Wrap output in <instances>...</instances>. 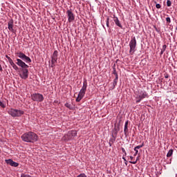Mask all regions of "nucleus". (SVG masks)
<instances>
[{
	"label": "nucleus",
	"instance_id": "obj_1",
	"mask_svg": "<svg viewBox=\"0 0 177 177\" xmlns=\"http://www.w3.org/2000/svg\"><path fill=\"white\" fill-rule=\"evenodd\" d=\"M21 139L24 142L27 143H31L32 142H37L38 140V136L32 131L25 133L21 136Z\"/></svg>",
	"mask_w": 177,
	"mask_h": 177
},
{
	"label": "nucleus",
	"instance_id": "obj_2",
	"mask_svg": "<svg viewBox=\"0 0 177 177\" xmlns=\"http://www.w3.org/2000/svg\"><path fill=\"white\" fill-rule=\"evenodd\" d=\"M77 131L76 130H71L69 131L66 134H65L62 137V140L64 142H68V140H73L75 136H77Z\"/></svg>",
	"mask_w": 177,
	"mask_h": 177
},
{
	"label": "nucleus",
	"instance_id": "obj_3",
	"mask_svg": "<svg viewBox=\"0 0 177 177\" xmlns=\"http://www.w3.org/2000/svg\"><path fill=\"white\" fill-rule=\"evenodd\" d=\"M8 114H10L11 117H21L24 114V111L11 109L8 111Z\"/></svg>",
	"mask_w": 177,
	"mask_h": 177
},
{
	"label": "nucleus",
	"instance_id": "obj_4",
	"mask_svg": "<svg viewBox=\"0 0 177 177\" xmlns=\"http://www.w3.org/2000/svg\"><path fill=\"white\" fill-rule=\"evenodd\" d=\"M145 97H149V94L147 92L145 91H138V94H136V103H140L143 99H145Z\"/></svg>",
	"mask_w": 177,
	"mask_h": 177
},
{
	"label": "nucleus",
	"instance_id": "obj_5",
	"mask_svg": "<svg viewBox=\"0 0 177 177\" xmlns=\"http://www.w3.org/2000/svg\"><path fill=\"white\" fill-rule=\"evenodd\" d=\"M129 45L130 48L129 53L133 55L136 52V38L135 37L131 38Z\"/></svg>",
	"mask_w": 177,
	"mask_h": 177
},
{
	"label": "nucleus",
	"instance_id": "obj_6",
	"mask_svg": "<svg viewBox=\"0 0 177 177\" xmlns=\"http://www.w3.org/2000/svg\"><path fill=\"white\" fill-rule=\"evenodd\" d=\"M17 56L21 59V60H24V62H26V63H31V59L21 52L17 53Z\"/></svg>",
	"mask_w": 177,
	"mask_h": 177
},
{
	"label": "nucleus",
	"instance_id": "obj_7",
	"mask_svg": "<svg viewBox=\"0 0 177 177\" xmlns=\"http://www.w3.org/2000/svg\"><path fill=\"white\" fill-rule=\"evenodd\" d=\"M66 15H67L68 23H73V21L75 20V15H74V13L71 10H68L66 11Z\"/></svg>",
	"mask_w": 177,
	"mask_h": 177
},
{
	"label": "nucleus",
	"instance_id": "obj_8",
	"mask_svg": "<svg viewBox=\"0 0 177 177\" xmlns=\"http://www.w3.org/2000/svg\"><path fill=\"white\" fill-rule=\"evenodd\" d=\"M57 50H55L51 59V67H55L56 63H57Z\"/></svg>",
	"mask_w": 177,
	"mask_h": 177
},
{
	"label": "nucleus",
	"instance_id": "obj_9",
	"mask_svg": "<svg viewBox=\"0 0 177 177\" xmlns=\"http://www.w3.org/2000/svg\"><path fill=\"white\" fill-rule=\"evenodd\" d=\"M32 99L35 102H42V100H44V95L39 93H35L32 95Z\"/></svg>",
	"mask_w": 177,
	"mask_h": 177
},
{
	"label": "nucleus",
	"instance_id": "obj_10",
	"mask_svg": "<svg viewBox=\"0 0 177 177\" xmlns=\"http://www.w3.org/2000/svg\"><path fill=\"white\" fill-rule=\"evenodd\" d=\"M21 71L22 73L19 75V77H21L22 80H27V78H28V69L24 68Z\"/></svg>",
	"mask_w": 177,
	"mask_h": 177
},
{
	"label": "nucleus",
	"instance_id": "obj_11",
	"mask_svg": "<svg viewBox=\"0 0 177 177\" xmlns=\"http://www.w3.org/2000/svg\"><path fill=\"white\" fill-rule=\"evenodd\" d=\"M16 64L21 68H28V65L26 64V62H23V60L20 59H17Z\"/></svg>",
	"mask_w": 177,
	"mask_h": 177
},
{
	"label": "nucleus",
	"instance_id": "obj_12",
	"mask_svg": "<svg viewBox=\"0 0 177 177\" xmlns=\"http://www.w3.org/2000/svg\"><path fill=\"white\" fill-rule=\"evenodd\" d=\"M85 93H86V91L80 90L77 97L76 98V102H81V100H82V99L84 98V96H85Z\"/></svg>",
	"mask_w": 177,
	"mask_h": 177
},
{
	"label": "nucleus",
	"instance_id": "obj_13",
	"mask_svg": "<svg viewBox=\"0 0 177 177\" xmlns=\"http://www.w3.org/2000/svg\"><path fill=\"white\" fill-rule=\"evenodd\" d=\"M6 162L8 164V165H11V167H19V163L13 161L12 159L6 160Z\"/></svg>",
	"mask_w": 177,
	"mask_h": 177
},
{
	"label": "nucleus",
	"instance_id": "obj_14",
	"mask_svg": "<svg viewBox=\"0 0 177 177\" xmlns=\"http://www.w3.org/2000/svg\"><path fill=\"white\" fill-rule=\"evenodd\" d=\"M7 58L8 59V62L10 66H12V68H14V70H16V71H17V70H19V67L17 66V65H16V64L13 62V60L10 57H7Z\"/></svg>",
	"mask_w": 177,
	"mask_h": 177
},
{
	"label": "nucleus",
	"instance_id": "obj_15",
	"mask_svg": "<svg viewBox=\"0 0 177 177\" xmlns=\"http://www.w3.org/2000/svg\"><path fill=\"white\" fill-rule=\"evenodd\" d=\"M13 26H14V24H13V20L11 19L8 21V30L11 32H16V30L15 29H13Z\"/></svg>",
	"mask_w": 177,
	"mask_h": 177
},
{
	"label": "nucleus",
	"instance_id": "obj_16",
	"mask_svg": "<svg viewBox=\"0 0 177 177\" xmlns=\"http://www.w3.org/2000/svg\"><path fill=\"white\" fill-rule=\"evenodd\" d=\"M113 21L118 26V27L122 28V24H121V21H120V19H118V17H115V15H113Z\"/></svg>",
	"mask_w": 177,
	"mask_h": 177
},
{
	"label": "nucleus",
	"instance_id": "obj_17",
	"mask_svg": "<svg viewBox=\"0 0 177 177\" xmlns=\"http://www.w3.org/2000/svg\"><path fill=\"white\" fill-rule=\"evenodd\" d=\"M143 146H145V142H142L141 145H138L135 147L134 151H136V153H134V156H138V154L139 153V149H142Z\"/></svg>",
	"mask_w": 177,
	"mask_h": 177
},
{
	"label": "nucleus",
	"instance_id": "obj_18",
	"mask_svg": "<svg viewBox=\"0 0 177 177\" xmlns=\"http://www.w3.org/2000/svg\"><path fill=\"white\" fill-rule=\"evenodd\" d=\"M128 124H129V122L127 121L125 122L124 124V133L125 135V136H128V132H129V129H128Z\"/></svg>",
	"mask_w": 177,
	"mask_h": 177
},
{
	"label": "nucleus",
	"instance_id": "obj_19",
	"mask_svg": "<svg viewBox=\"0 0 177 177\" xmlns=\"http://www.w3.org/2000/svg\"><path fill=\"white\" fill-rule=\"evenodd\" d=\"M88 88V82H86V80H84L83 82V86H82L80 91H84V92H86V88Z\"/></svg>",
	"mask_w": 177,
	"mask_h": 177
},
{
	"label": "nucleus",
	"instance_id": "obj_20",
	"mask_svg": "<svg viewBox=\"0 0 177 177\" xmlns=\"http://www.w3.org/2000/svg\"><path fill=\"white\" fill-rule=\"evenodd\" d=\"M172 154H174V150L170 149L167 154V157H171Z\"/></svg>",
	"mask_w": 177,
	"mask_h": 177
},
{
	"label": "nucleus",
	"instance_id": "obj_21",
	"mask_svg": "<svg viewBox=\"0 0 177 177\" xmlns=\"http://www.w3.org/2000/svg\"><path fill=\"white\" fill-rule=\"evenodd\" d=\"M65 107H67L69 110H73V106L67 102L65 104Z\"/></svg>",
	"mask_w": 177,
	"mask_h": 177
},
{
	"label": "nucleus",
	"instance_id": "obj_22",
	"mask_svg": "<svg viewBox=\"0 0 177 177\" xmlns=\"http://www.w3.org/2000/svg\"><path fill=\"white\" fill-rule=\"evenodd\" d=\"M118 81V77L116 76L115 78L113 80V86H115L117 85V82Z\"/></svg>",
	"mask_w": 177,
	"mask_h": 177
},
{
	"label": "nucleus",
	"instance_id": "obj_23",
	"mask_svg": "<svg viewBox=\"0 0 177 177\" xmlns=\"http://www.w3.org/2000/svg\"><path fill=\"white\" fill-rule=\"evenodd\" d=\"M0 106L3 109H5V107H6V106L5 105V104H3V102H2V101H0Z\"/></svg>",
	"mask_w": 177,
	"mask_h": 177
},
{
	"label": "nucleus",
	"instance_id": "obj_24",
	"mask_svg": "<svg viewBox=\"0 0 177 177\" xmlns=\"http://www.w3.org/2000/svg\"><path fill=\"white\" fill-rule=\"evenodd\" d=\"M77 177H88L86 174H80Z\"/></svg>",
	"mask_w": 177,
	"mask_h": 177
},
{
	"label": "nucleus",
	"instance_id": "obj_25",
	"mask_svg": "<svg viewBox=\"0 0 177 177\" xmlns=\"http://www.w3.org/2000/svg\"><path fill=\"white\" fill-rule=\"evenodd\" d=\"M171 5H172V3L169 0H167V6L168 7H169V6H171Z\"/></svg>",
	"mask_w": 177,
	"mask_h": 177
},
{
	"label": "nucleus",
	"instance_id": "obj_26",
	"mask_svg": "<svg viewBox=\"0 0 177 177\" xmlns=\"http://www.w3.org/2000/svg\"><path fill=\"white\" fill-rule=\"evenodd\" d=\"M156 9H161V6L160 5V3H157L156 5Z\"/></svg>",
	"mask_w": 177,
	"mask_h": 177
},
{
	"label": "nucleus",
	"instance_id": "obj_27",
	"mask_svg": "<svg viewBox=\"0 0 177 177\" xmlns=\"http://www.w3.org/2000/svg\"><path fill=\"white\" fill-rule=\"evenodd\" d=\"M166 21H167V23H171V18H170V17H167V18H166Z\"/></svg>",
	"mask_w": 177,
	"mask_h": 177
},
{
	"label": "nucleus",
	"instance_id": "obj_28",
	"mask_svg": "<svg viewBox=\"0 0 177 177\" xmlns=\"http://www.w3.org/2000/svg\"><path fill=\"white\" fill-rule=\"evenodd\" d=\"M122 151L124 153V156H127V151H125V149L122 148Z\"/></svg>",
	"mask_w": 177,
	"mask_h": 177
},
{
	"label": "nucleus",
	"instance_id": "obj_29",
	"mask_svg": "<svg viewBox=\"0 0 177 177\" xmlns=\"http://www.w3.org/2000/svg\"><path fill=\"white\" fill-rule=\"evenodd\" d=\"M109 20H110V19L108 17L107 19H106V26H107V27H109Z\"/></svg>",
	"mask_w": 177,
	"mask_h": 177
},
{
	"label": "nucleus",
	"instance_id": "obj_30",
	"mask_svg": "<svg viewBox=\"0 0 177 177\" xmlns=\"http://www.w3.org/2000/svg\"><path fill=\"white\" fill-rule=\"evenodd\" d=\"M166 49H167V45L165 44V45L162 46V50H166Z\"/></svg>",
	"mask_w": 177,
	"mask_h": 177
},
{
	"label": "nucleus",
	"instance_id": "obj_31",
	"mask_svg": "<svg viewBox=\"0 0 177 177\" xmlns=\"http://www.w3.org/2000/svg\"><path fill=\"white\" fill-rule=\"evenodd\" d=\"M130 164H136V162H138V160H136V161H129Z\"/></svg>",
	"mask_w": 177,
	"mask_h": 177
},
{
	"label": "nucleus",
	"instance_id": "obj_32",
	"mask_svg": "<svg viewBox=\"0 0 177 177\" xmlns=\"http://www.w3.org/2000/svg\"><path fill=\"white\" fill-rule=\"evenodd\" d=\"M113 74L115 75V77H118V74L117 73V72L115 71H113Z\"/></svg>",
	"mask_w": 177,
	"mask_h": 177
},
{
	"label": "nucleus",
	"instance_id": "obj_33",
	"mask_svg": "<svg viewBox=\"0 0 177 177\" xmlns=\"http://www.w3.org/2000/svg\"><path fill=\"white\" fill-rule=\"evenodd\" d=\"M165 51V50H161V51H160V55H163Z\"/></svg>",
	"mask_w": 177,
	"mask_h": 177
},
{
	"label": "nucleus",
	"instance_id": "obj_34",
	"mask_svg": "<svg viewBox=\"0 0 177 177\" xmlns=\"http://www.w3.org/2000/svg\"><path fill=\"white\" fill-rule=\"evenodd\" d=\"M3 69L2 68V66L0 64V71H3Z\"/></svg>",
	"mask_w": 177,
	"mask_h": 177
},
{
	"label": "nucleus",
	"instance_id": "obj_35",
	"mask_svg": "<svg viewBox=\"0 0 177 177\" xmlns=\"http://www.w3.org/2000/svg\"><path fill=\"white\" fill-rule=\"evenodd\" d=\"M131 160H133V156H130Z\"/></svg>",
	"mask_w": 177,
	"mask_h": 177
},
{
	"label": "nucleus",
	"instance_id": "obj_36",
	"mask_svg": "<svg viewBox=\"0 0 177 177\" xmlns=\"http://www.w3.org/2000/svg\"><path fill=\"white\" fill-rule=\"evenodd\" d=\"M122 158L124 161H127V159H125V158L123 157Z\"/></svg>",
	"mask_w": 177,
	"mask_h": 177
},
{
	"label": "nucleus",
	"instance_id": "obj_37",
	"mask_svg": "<svg viewBox=\"0 0 177 177\" xmlns=\"http://www.w3.org/2000/svg\"><path fill=\"white\" fill-rule=\"evenodd\" d=\"M165 78H168V76H165Z\"/></svg>",
	"mask_w": 177,
	"mask_h": 177
}]
</instances>
